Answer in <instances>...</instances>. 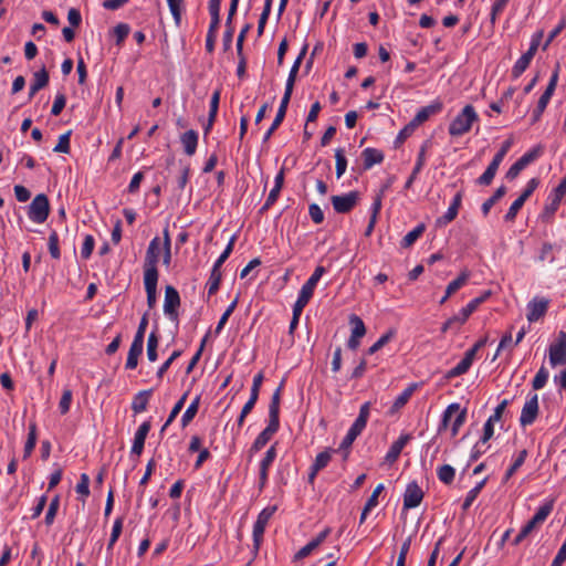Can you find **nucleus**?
Listing matches in <instances>:
<instances>
[{
  "instance_id": "obj_44",
  "label": "nucleus",
  "mask_w": 566,
  "mask_h": 566,
  "mask_svg": "<svg viewBox=\"0 0 566 566\" xmlns=\"http://www.w3.org/2000/svg\"><path fill=\"white\" fill-rule=\"evenodd\" d=\"M332 453H333V450L328 449L323 452H319L316 455L315 461L312 464V467H314V472H319L321 470H323L324 468L327 467V464L329 463V461L332 459Z\"/></svg>"
},
{
  "instance_id": "obj_12",
  "label": "nucleus",
  "mask_w": 566,
  "mask_h": 566,
  "mask_svg": "<svg viewBox=\"0 0 566 566\" xmlns=\"http://www.w3.org/2000/svg\"><path fill=\"white\" fill-rule=\"evenodd\" d=\"M180 306V296L178 291L171 286H166L165 290V302H164V312L170 319H177L178 317V307Z\"/></svg>"
},
{
  "instance_id": "obj_58",
  "label": "nucleus",
  "mask_w": 566,
  "mask_h": 566,
  "mask_svg": "<svg viewBox=\"0 0 566 566\" xmlns=\"http://www.w3.org/2000/svg\"><path fill=\"white\" fill-rule=\"evenodd\" d=\"M491 292L486 291L481 296L471 300L463 308L469 315H471L484 301L489 298Z\"/></svg>"
},
{
  "instance_id": "obj_3",
  "label": "nucleus",
  "mask_w": 566,
  "mask_h": 566,
  "mask_svg": "<svg viewBox=\"0 0 566 566\" xmlns=\"http://www.w3.org/2000/svg\"><path fill=\"white\" fill-rule=\"evenodd\" d=\"M557 82H558V66L556 67V70L552 73L551 75V78H549V82L546 86V90L544 91V93L541 95L538 102H537V105L535 107V109L533 111L532 113V124H535L537 123L544 111L546 109L554 92H555V88H556V85H557Z\"/></svg>"
},
{
  "instance_id": "obj_9",
  "label": "nucleus",
  "mask_w": 566,
  "mask_h": 566,
  "mask_svg": "<svg viewBox=\"0 0 566 566\" xmlns=\"http://www.w3.org/2000/svg\"><path fill=\"white\" fill-rule=\"evenodd\" d=\"M538 416V396L537 394L530 395L527 400L525 401L521 416H520V424L522 427H526L532 424Z\"/></svg>"
},
{
  "instance_id": "obj_38",
  "label": "nucleus",
  "mask_w": 566,
  "mask_h": 566,
  "mask_svg": "<svg viewBox=\"0 0 566 566\" xmlns=\"http://www.w3.org/2000/svg\"><path fill=\"white\" fill-rule=\"evenodd\" d=\"M158 344H159V337H158L157 333L155 331H153L149 334L148 340H147V358L151 363L156 361L158 358V353H157Z\"/></svg>"
},
{
  "instance_id": "obj_50",
  "label": "nucleus",
  "mask_w": 566,
  "mask_h": 566,
  "mask_svg": "<svg viewBox=\"0 0 566 566\" xmlns=\"http://www.w3.org/2000/svg\"><path fill=\"white\" fill-rule=\"evenodd\" d=\"M335 159H336V177L340 178L347 168V159L345 157V151L342 148L335 150Z\"/></svg>"
},
{
  "instance_id": "obj_59",
  "label": "nucleus",
  "mask_w": 566,
  "mask_h": 566,
  "mask_svg": "<svg viewBox=\"0 0 566 566\" xmlns=\"http://www.w3.org/2000/svg\"><path fill=\"white\" fill-rule=\"evenodd\" d=\"M531 64V61L527 60L525 56H521L514 64V66L512 67V75L517 78L520 77L525 71L526 69L528 67V65Z\"/></svg>"
},
{
  "instance_id": "obj_6",
  "label": "nucleus",
  "mask_w": 566,
  "mask_h": 566,
  "mask_svg": "<svg viewBox=\"0 0 566 566\" xmlns=\"http://www.w3.org/2000/svg\"><path fill=\"white\" fill-rule=\"evenodd\" d=\"M549 364L552 367L566 364V333L560 331L555 343L548 348Z\"/></svg>"
},
{
  "instance_id": "obj_31",
  "label": "nucleus",
  "mask_w": 566,
  "mask_h": 566,
  "mask_svg": "<svg viewBox=\"0 0 566 566\" xmlns=\"http://www.w3.org/2000/svg\"><path fill=\"white\" fill-rule=\"evenodd\" d=\"M284 386V379L277 387V389L273 392L271 402L269 405V419L280 421V401H281V391Z\"/></svg>"
},
{
  "instance_id": "obj_46",
  "label": "nucleus",
  "mask_w": 566,
  "mask_h": 566,
  "mask_svg": "<svg viewBox=\"0 0 566 566\" xmlns=\"http://www.w3.org/2000/svg\"><path fill=\"white\" fill-rule=\"evenodd\" d=\"M349 324L353 327L352 328V335L354 337L361 338L366 334L365 324H364L363 319L359 316H357L355 314L350 315Z\"/></svg>"
},
{
  "instance_id": "obj_17",
  "label": "nucleus",
  "mask_w": 566,
  "mask_h": 566,
  "mask_svg": "<svg viewBox=\"0 0 566 566\" xmlns=\"http://www.w3.org/2000/svg\"><path fill=\"white\" fill-rule=\"evenodd\" d=\"M150 421H144L135 432L130 453L139 457L143 453L145 440L150 431Z\"/></svg>"
},
{
  "instance_id": "obj_7",
  "label": "nucleus",
  "mask_w": 566,
  "mask_h": 566,
  "mask_svg": "<svg viewBox=\"0 0 566 566\" xmlns=\"http://www.w3.org/2000/svg\"><path fill=\"white\" fill-rule=\"evenodd\" d=\"M160 255V239L155 237L146 251L145 261H144V274H154L159 275L157 270V264Z\"/></svg>"
},
{
  "instance_id": "obj_52",
  "label": "nucleus",
  "mask_w": 566,
  "mask_h": 566,
  "mask_svg": "<svg viewBox=\"0 0 566 566\" xmlns=\"http://www.w3.org/2000/svg\"><path fill=\"white\" fill-rule=\"evenodd\" d=\"M71 134H72V130H69L65 134H62L59 137V142L55 145V147L53 148V151L69 154L71 150V146H70Z\"/></svg>"
},
{
  "instance_id": "obj_33",
  "label": "nucleus",
  "mask_w": 566,
  "mask_h": 566,
  "mask_svg": "<svg viewBox=\"0 0 566 566\" xmlns=\"http://www.w3.org/2000/svg\"><path fill=\"white\" fill-rule=\"evenodd\" d=\"M409 440V436H401L398 440H396L389 448L385 459L388 463H394L399 454L401 453L403 447Z\"/></svg>"
},
{
  "instance_id": "obj_10",
  "label": "nucleus",
  "mask_w": 566,
  "mask_h": 566,
  "mask_svg": "<svg viewBox=\"0 0 566 566\" xmlns=\"http://www.w3.org/2000/svg\"><path fill=\"white\" fill-rule=\"evenodd\" d=\"M566 195V177L559 182V185L553 189L548 196L549 202L544 207V216L552 218L557 209L559 208L560 201Z\"/></svg>"
},
{
  "instance_id": "obj_23",
  "label": "nucleus",
  "mask_w": 566,
  "mask_h": 566,
  "mask_svg": "<svg viewBox=\"0 0 566 566\" xmlns=\"http://www.w3.org/2000/svg\"><path fill=\"white\" fill-rule=\"evenodd\" d=\"M159 275L144 274V285L147 294V305L153 308L157 301V282Z\"/></svg>"
},
{
  "instance_id": "obj_42",
  "label": "nucleus",
  "mask_w": 566,
  "mask_h": 566,
  "mask_svg": "<svg viewBox=\"0 0 566 566\" xmlns=\"http://www.w3.org/2000/svg\"><path fill=\"white\" fill-rule=\"evenodd\" d=\"M554 507V501H548L539 506L537 512L534 514L532 520L535 521L536 524L541 525L545 522V520L548 517V515L552 513Z\"/></svg>"
},
{
  "instance_id": "obj_51",
  "label": "nucleus",
  "mask_w": 566,
  "mask_h": 566,
  "mask_svg": "<svg viewBox=\"0 0 566 566\" xmlns=\"http://www.w3.org/2000/svg\"><path fill=\"white\" fill-rule=\"evenodd\" d=\"M167 3H168V7H169V10L171 12V15L175 20V23L177 25L180 24L181 22V14H182V4H184V0H167Z\"/></svg>"
},
{
  "instance_id": "obj_36",
  "label": "nucleus",
  "mask_w": 566,
  "mask_h": 566,
  "mask_svg": "<svg viewBox=\"0 0 566 566\" xmlns=\"http://www.w3.org/2000/svg\"><path fill=\"white\" fill-rule=\"evenodd\" d=\"M36 444V423L31 422L29 424L28 439L24 444L23 458L27 459L31 455Z\"/></svg>"
},
{
  "instance_id": "obj_32",
  "label": "nucleus",
  "mask_w": 566,
  "mask_h": 566,
  "mask_svg": "<svg viewBox=\"0 0 566 566\" xmlns=\"http://www.w3.org/2000/svg\"><path fill=\"white\" fill-rule=\"evenodd\" d=\"M384 485L382 484H378L375 490L373 491L371 495L369 496V499L367 500L364 509H363V512L360 514V518H359V523L363 524L365 521H366V517L368 515V513L377 506L378 504V496L380 495V493L384 491Z\"/></svg>"
},
{
  "instance_id": "obj_60",
  "label": "nucleus",
  "mask_w": 566,
  "mask_h": 566,
  "mask_svg": "<svg viewBox=\"0 0 566 566\" xmlns=\"http://www.w3.org/2000/svg\"><path fill=\"white\" fill-rule=\"evenodd\" d=\"M541 155L539 148H533L528 151H526L521 158L517 159V161L526 168L530 164L535 161Z\"/></svg>"
},
{
  "instance_id": "obj_34",
  "label": "nucleus",
  "mask_w": 566,
  "mask_h": 566,
  "mask_svg": "<svg viewBox=\"0 0 566 566\" xmlns=\"http://www.w3.org/2000/svg\"><path fill=\"white\" fill-rule=\"evenodd\" d=\"M507 189L505 186H500L495 191L494 193L489 198L486 199L482 206H481V211L483 213L484 217H486L489 213H490V210L491 208L501 199L505 196Z\"/></svg>"
},
{
  "instance_id": "obj_47",
  "label": "nucleus",
  "mask_w": 566,
  "mask_h": 566,
  "mask_svg": "<svg viewBox=\"0 0 566 566\" xmlns=\"http://www.w3.org/2000/svg\"><path fill=\"white\" fill-rule=\"evenodd\" d=\"M548 377H549V373L546 369V367L544 365L541 366V368L538 369V371L536 373L535 377L532 380L533 389L534 390L542 389L546 385Z\"/></svg>"
},
{
  "instance_id": "obj_13",
  "label": "nucleus",
  "mask_w": 566,
  "mask_h": 566,
  "mask_svg": "<svg viewBox=\"0 0 566 566\" xmlns=\"http://www.w3.org/2000/svg\"><path fill=\"white\" fill-rule=\"evenodd\" d=\"M280 421L269 419V423L264 430H262L250 448V452H258L266 446L272 437L279 431Z\"/></svg>"
},
{
  "instance_id": "obj_16",
  "label": "nucleus",
  "mask_w": 566,
  "mask_h": 566,
  "mask_svg": "<svg viewBox=\"0 0 566 566\" xmlns=\"http://www.w3.org/2000/svg\"><path fill=\"white\" fill-rule=\"evenodd\" d=\"M423 492L415 482L409 483L403 494V509H413L420 505L423 499Z\"/></svg>"
},
{
  "instance_id": "obj_24",
  "label": "nucleus",
  "mask_w": 566,
  "mask_h": 566,
  "mask_svg": "<svg viewBox=\"0 0 566 566\" xmlns=\"http://www.w3.org/2000/svg\"><path fill=\"white\" fill-rule=\"evenodd\" d=\"M461 200H462V196L460 192H458L453 199H452V202L450 203L447 212L437 219V226L438 227H442V226H446L448 224L449 222H451L452 220L455 219V217L458 216V211H459V208H460V205H461Z\"/></svg>"
},
{
  "instance_id": "obj_64",
  "label": "nucleus",
  "mask_w": 566,
  "mask_h": 566,
  "mask_svg": "<svg viewBox=\"0 0 566 566\" xmlns=\"http://www.w3.org/2000/svg\"><path fill=\"white\" fill-rule=\"evenodd\" d=\"M72 402V391L70 389L63 390L62 397L59 402V409L62 415H65L70 411Z\"/></svg>"
},
{
  "instance_id": "obj_15",
  "label": "nucleus",
  "mask_w": 566,
  "mask_h": 566,
  "mask_svg": "<svg viewBox=\"0 0 566 566\" xmlns=\"http://www.w3.org/2000/svg\"><path fill=\"white\" fill-rule=\"evenodd\" d=\"M422 123H424V107H421L417 112L415 118L399 132L395 140V146L399 147L409 136L412 135L416 128L420 126Z\"/></svg>"
},
{
  "instance_id": "obj_28",
  "label": "nucleus",
  "mask_w": 566,
  "mask_h": 566,
  "mask_svg": "<svg viewBox=\"0 0 566 566\" xmlns=\"http://www.w3.org/2000/svg\"><path fill=\"white\" fill-rule=\"evenodd\" d=\"M361 157L364 160L365 170L370 169L374 165L380 164L384 160V154L380 150L371 147L364 149Z\"/></svg>"
},
{
  "instance_id": "obj_2",
  "label": "nucleus",
  "mask_w": 566,
  "mask_h": 566,
  "mask_svg": "<svg viewBox=\"0 0 566 566\" xmlns=\"http://www.w3.org/2000/svg\"><path fill=\"white\" fill-rule=\"evenodd\" d=\"M276 512V506H268L263 509L259 515L258 518L253 525V556L255 557L259 553V549L261 547V544L263 542V535L265 532V527L270 521V518L273 516V514Z\"/></svg>"
},
{
  "instance_id": "obj_25",
  "label": "nucleus",
  "mask_w": 566,
  "mask_h": 566,
  "mask_svg": "<svg viewBox=\"0 0 566 566\" xmlns=\"http://www.w3.org/2000/svg\"><path fill=\"white\" fill-rule=\"evenodd\" d=\"M49 80L50 76L44 66L35 72L30 86L29 98L31 99L40 90L44 88L49 84Z\"/></svg>"
},
{
  "instance_id": "obj_37",
  "label": "nucleus",
  "mask_w": 566,
  "mask_h": 566,
  "mask_svg": "<svg viewBox=\"0 0 566 566\" xmlns=\"http://www.w3.org/2000/svg\"><path fill=\"white\" fill-rule=\"evenodd\" d=\"M470 315L465 312V310L462 307L458 314L450 317L442 326V331L446 332L447 329H450L452 327H460L463 325Z\"/></svg>"
},
{
  "instance_id": "obj_57",
  "label": "nucleus",
  "mask_w": 566,
  "mask_h": 566,
  "mask_svg": "<svg viewBox=\"0 0 566 566\" xmlns=\"http://www.w3.org/2000/svg\"><path fill=\"white\" fill-rule=\"evenodd\" d=\"M130 32V27L127 23H118L114 29L113 33L116 36V44L122 45L127 35Z\"/></svg>"
},
{
  "instance_id": "obj_4",
  "label": "nucleus",
  "mask_w": 566,
  "mask_h": 566,
  "mask_svg": "<svg viewBox=\"0 0 566 566\" xmlns=\"http://www.w3.org/2000/svg\"><path fill=\"white\" fill-rule=\"evenodd\" d=\"M50 213V202L44 193L36 195L31 201L28 210V217L35 223L46 221Z\"/></svg>"
},
{
  "instance_id": "obj_55",
  "label": "nucleus",
  "mask_w": 566,
  "mask_h": 566,
  "mask_svg": "<svg viewBox=\"0 0 566 566\" xmlns=\"http://www.w3.org/2000/svg\"><path fill=\"white\" fill-rule=\"evenodd\" d=\"M525 201L523 199H521L520 197L517 199H515L512 205L510 206L507 212L505 213L504 216V220L507 221V222H512L515 220L518 211L522 209V207L524 206Z\"/></svg>"
},
{
  "instance_id": "obj_53",
  "label": "nucleus",
  "mask_w": 566,
  "mask_h": 566,
  "mask_svg": "<svg viewBox=\"0 0 566 566\" xmlns=\"http://www.w3.org/2000/svg\"><path fill=\"white\" fill-rule=\"evenodd\" d=\"M59 506H60V496L55 495L51 500V502L49 504V509H48L46 514H45L44 522H45L46 525L53 524L55 515H56L57 510H59Z\"/></svg>"
},
{
  "instance_id": "obj_35",
  "label": "nucleus",
  "mask_w": 566,
  "mask_h": 566,
  "mask_svg": "<svg viewBox=\"0 0 566 566\" xmlns=\"http://www.w3.org/2000/svg\"><path fill=\"white\" fill-rule=\"evenodd\" d=\"M424 232V222L419 223L413 230L408 232L401 240L400 245L403 249L410 248Z\"/></svg>"
},
{
  "instance_id": "obj_48",
  "label": "nucleus",
  "mask_w": 566,
  "mask_h": 566,
  "mask_svg": "<svg viewBox=\"0 0 566 566\" xmlns=\"http://www.w3.org/2000/svg\"><path fill=\"white\" fill-rule=\"evenodd\" d=\"M188 394H184L180 399L175 403L174 408L171 409L165 424L161 428V431H165L166 428L176 419V417L179 415V412L182 410Z\"/></svg>"
},
{
  "instance_id": "obj_63",
  "label": "nucleus",
  "mask_w": 566,
  "mask_h": 566,
  "mask_svg": "<svg viewBox=\"0 0 566 566\" xmlns=\"http://www.w3.org/2000/svg\"><path fill=\"white\" fill-rule=\"evenodd\" d=\"M76 492L83 497H87L90 495V476L86 473L81 474L80 481L76 484Z\"/></svg>"
},
{
  "instance_id": "obj_5",
  "label": "nucleus",
  "mask_w": 566,
  "mask_h": 566,
  "mask_svg": "<svg viewBox=\"0 0 566 566\" xmlns=\"http://www.w3.org/2000/svg\"><path fill=\"white\" fill-rule=\"evenodd\" d=\"M465 419L467 409H461L459 403H451L443 412L442 423L446 427L450 421H452L451 431L452 436H455L460 427L465 422Z\"/></svg>"
},
{
  "instance_id": "obj_56",
  "label": "nucleus",
  "mask_w": 566,
  "mask_h": 566,
  "mask_svg": "<svg viewBox=\"0 0 566 566\" xmlns=\"http://www.w3.org/2000/svg\"><path fill=\"white\" fill-rule=\"evenodd\" d=\"M395 335V332L392 329L388 331L387 333H385L375 344H373L369 348H368V354L369 355H373L375 354L376 352H378L379 349H381L386 344H388L391 338L394 337Z\"/></svg>"
},
{
  "instance_id": "obj_39",
  "label": "nucleus",
  "mask_w": 566,
  "mask_h": 566,
  "mask_svg": "<svg viewBox=\"0 0 566 566\" xmlns=\"http://www.w3.org/2000/svg\"><path fill=\"white\" fill-rule=\"evenodd\" d=\"M200 403V397H196L193 401L188 406L185 413L181 417V426L185 428L187 427L192 419L196 417Z\"/></svg>"
},
{
  "instance_id": "obj_1",
  "label": "nucleus",
  "mask_w": 566,
  "mask_h": 566,
  "mask_svg": "<svg viewBox=\"0 0 566 566\" xmlns=\"http://www.w3.org/2000/svg\"><path fill=\"white\" fill-rule=\"evenodd\" d=\"M479 120V116L472 105H465L449 125V134L459 137L467 134L473 123Z\"/></svg>"
},
{
  "instance_id": "obj_43",
  "label": "nucleus",
  "mask_w": 566,
  "mask_h": 566,
  "mask_svg": "<svg viewBox=\"0 0 566 566\" xmlns=\"http://www.w3.org/2000/svg\"><path fill=\"white\" fill-rule=\"evenodd\" d=\"M123 525H124V516H118L114 521V524H113L111 537H109V541H108V544H107V549L108 551H111L113 548V546L115 545V543L119 538V536L122 534V531H123Z\"/></svg>"
},
{
  "instance_id": "obj_20",
  "label": "nucleus",
  "mask_w": 566,
  "mask_h": 566,
  "mask_svg": "<svg viewBox=\"0 0 566 566\" xmlns=\"http://www.w3.org/2000/svg\"><path fill=\"white\" fill-rule=\"evenodd\" d=\"M325 272H326V269L324 266H322V265L316 266L313 274L301 287V291L298 294L311 300L318 281L325 274Z\"/></svg>"
},
{
  "instance_id": "obj_61",
  "label": "nucleus",
  "mask_w": 566,
  "mask_h": 566,
  "mask_svg": "<svg viewBox=\"0 0 566 566\" xmlns=\"http://www.w3.org/2000/svg\"><path fill=\"white\" fill-rule=\"evenodd\" d=\"M541 155L539 148H533L528 151H526L521 158L517 159V161L526 168L530 164L535 161Z\"/></svg>"
},
{
  "instance_id": "obj_18",
  "label": "nucleus",
  "mask_w": 566,
  "mask_h": 566,
  "mask_svg": "<svg viewBox=\"0 0 566 566\" xmlns=\"http://www.w3.org/2000/svg\"><path fill=\"white\" fill-rule=\"evenodd\" d=\"M503 159L504 158L496 153L485 171L475 180V184L479 186H490Z\"/></svg>"
},
{
  "instance_id": "obj_14",
  "label": "nucleus",
  "mask_w": 566,
  "mask_h": 566,
  "mask_svg": "<svg viewBox=\"0 0 566 566\" xmlns=\"http://www.w3.org/2000/svg\"><path fill=\"white\" fill-rule=\"evenodd\" d=\"M276 443L272 444L265 452L264 458L260 462L259 471V490L262 491L268 483L269 469L276 458Z\"/></svg>"
},
{
  "instance_id": "obj_27",
  "label": "nucleus",
  "mask_w": 566,
  "mask_h": 566,
  "mask_svg": "<svg viewBox=\"0 0 566 566\" xmlns=\"http://www.w3.org/2000/svg\"><path fill=\"white\" fill-rule=\"evenodd\" d=\"M469 279H470V272L467 270L462 271L457 279H454L453 281H451L448 284V286L446 289V294L441 298L440 303H444L449 296H451L458 290L463 287L468 283Z\"/></svg>"
},
{
  "instance_id": "obj_62",
  "label": "nucleus",
  "mask_w": 566,
  "mask_h": 566,
  "mask_svg": "<svg viewBox=\"0 0 566 566\" xmlns=\"http://www.w3.org/2000/svg\"><path fill=\"white\" fill-rule=\"evenodd\" d=\"M94 244H95V240H94L93 235L87 234L84 238V242H83V245L81 249V256L84 260H87L92 255V252L94 250Z\"/></svg>"
},
{
  "instance_id": "obj_49",
  "label": "nucleus",
  "mask_w": 566,
  "mask_h": 566,
  "mask_svg": "<svg viewBox=\"0 0 566 566\" xmlns=\"http://www.w3.org/2000/svg\"><path fill=\"white\" fill-rule=\"evenodd\" d=\"M48 248H49L50 255L54 260H59L61 258V251H60V247H59V234L56 231H52L50 233L49 241H48Z\"/></svg>"
},
{
  "instance_id": "obj_8",
  "label": "nucleus",
  "mask_w": 566,
  "mask_h": 566,
  "mask_svg": "<svg viewBox=\"0 0 566 566\" xmlns=\"http://www.w3.org/2000/svg\"><path fill=\"white\" fill-rule=\"evenodd\" d=\"M358 199V191H350L342 196H332L331 201L337 213H348L357 205Z\"/></svg>"
},
{
  "instance_id": "obj_45",
  "label": "nucleus",
  "mask_w": 566,
  "mask_h": 566,
  "mask_svg": "<svg viewBox=\"0 0 566 566\" xmlns=\"http://www.w3.org/2000/svg\"><path fill=\"white\" fill-rule=\"evenodd\" d=\"M437 474L442 483L449 485L454 480L455 470L449 464H443L438 469Z\"/></svg>"
},
{
  "instance_id": "obj_22",
  "label": "nucleus",
  "mask_w": 566,
  "mask_h": 566,
  "mask_svg": "<svg viewBox=\"0 0 566 566\" xmlns=\"http://www.w3.org/2000/svg\"><path fill=\"white\" fill-rule=\"evenodd\" d=\"M306 50H307L306 46H304L302 49L301 53L298 54V56L296 57V60L294 61V63H293V65L291 67V71H290V74H289V77H287V81H286V85H285L284 96H287V97L292 96L294 84H295V80H296V76H297V72L300 70L301 63L303 61V57L306 54Z\"/></svg>"
},
{
  "instance_id": "obj_54",
  "label": "nucleus",
  "mask_w": 566,
  "mask_h": 566,
  "mask_svg": "<svg viewBox=\"0 0 566 566\" xmlns=\"http://www.w3.org/2000/svg\"><path fill=\"white\" fill-rule=\"evenodd\" d=\"M510 0H495L491 8L490 22L495 25L497 17L503 12Z\"/></svg>"
},
{
  "instance_id": "obj_26",
  "label": "nucleus",
  "mask_w": 566,
  "mask_h": 566,
  "mask_svg": "<svg viewBox=\"0 0 566 566\" xmlns=\"http://www.w3.org/2000/svg\"><path fill=\"white\" fill-rule=\"evenodd\" d=\"M184 150L188 156L195 155L198 146V133L193 129L185 132L180 136Z\"/></svg>"
},
{
  "instance_id": "obj_11",
  "label": "nucleus",
  "mask_w": 566,
  "mask_h": 566,
  "mask_svg": "<svg viewBox=\"0 0 566 566\" xmlns=\"http://www.w3.org/2000/svg\"><path fill=\"white\" fill-rule=\"evenodd\" d=\"M549 306V300L546 297L535 296L527 303V321L530 323L537 322L542 318Z\"/></svg>"
},
{
  "instance_id": "obj_40",
  "label": "nucleus",
  "mask_w": 566,
  "mask_h": 566,
  "mask_svg": "<svg viewBox=\"0 0 566 566\" xmlns=\"http://www.w3.org/2000/svg\"><path fill=\"white\" fill-rule=\"evenodd\" d=\"M527 457V450L523 449L520 451L517 457L514 459L512 465L507 469L504 475V481H509L513 474L524 464L525 459Z\"/></svg>"
},
{
  "instance_id": "obj_19",
  "label": "nucleus",
  "mask_w": 566,
  "mask_h": 566,
  "mask_svg": "<svg viewBox=\"0 0 566 566\" xmlns=\"http://www.w3.org/2000/svg\"><path fill=\"white\" fill-rule=\"evenodd\" d=\"M290 101H291V97H287V96L283 95V97L281 99L280 107H279L277 113H276V116L273 117L272 125L270 126V128L268 129V132L263 136V143H266L271 138V136L274 134V132L279 128V126L284 120V117L286 115V111H287Z\"/></svg>"
},
{
  "instance_id": "obj_41",
  "label": "nucleus",
  "mask_w": 566,
  "mask_h": 566,
  "mask_svg": "<svg viewBox=\"0 0 566 566\" xmlns=\"http://www.w3.org/2000/svg\"><path fill=\"white\" fill-rule=\"evenodd\" d=\"M554 507V501H548L539 506L537 512L534 514L532 520L535 521L536 524L541 525L545 522V520L548 517V515L552 513Z\"/></svg>"
},
{
  "instance_id": "obj_21",
  "label": "nucleus",
  "mask_w": 566,
  "mask_h": 566,
  "mask_svg": "<svg viewBox=\"0 0 566 566\" xmlns=\"http://www.w3.org/2000/svg\"><path fill=\"white\" fill-rule=\"evenodd\" d=\"M419 387V384L417 382H413V384H410L397 398L396 400L394 401V403L391 405V407L389 408V410L387 411V413L389 416H394L396 415L397 412H399V410L401 408H403L407 402L409 401V399L411 398V396L413 395V392L417 390V388Z\"/></svg>"
},
{
  "instance_id": "obj_30",
  "label": "nucleus",
  "mask_w": 566,
  "mask_h": 566,
  "mask_svg": "<svg viewBox=\"0 0 566 566\" xmlns=\"http://www.w3.org/2000/svg\"><path fill=\"white\" fill-rule=\"evenodd\" d=\"M144 344L137 343V340H133L130 348L128 350L127 360L125 364V368L128 370H133L138 365V358L143 354Z\"/></svg>"
},
{
  "instance_id": "obj_29",
  "label": "nucleus",
  "mask_w": 566,
  "mask_h": 566,
  "mask_svg": "<svg viewBox=\"0 0 566 566\" xmlns=\"http://www.w3.org/2000/svg\"><path fill=\"white\" fill-rule=\"evenodd\" d=\"M153 395V389L142 390L137 392L132 402V410L135 413H140L147 409L149 399Z\"/></svg>"
}]
</instances>
